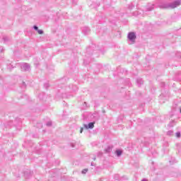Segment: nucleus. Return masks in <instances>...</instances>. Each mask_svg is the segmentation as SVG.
<instances>
[{
  "instance_id": "nucleus-1",
  "label": "nucleus",
  "mask_w": 181,
  "mask_h": 181,
  "mask_svg": "<svg viewBox=\"0 0 181 181\" xmlns=\"http://www.w3.org/2000/svg\"><path fill=\"white\" fill-rule=\"evenodd\" d=\"M128 37L129 40H135L136 39V35H135V33H129L128 35Z\"/></svg>"
},
{
  "instance_id": "nucleus-2",
  "label": "nucleus",
  "mask_w": 181,
  "mask_h": 181,
  "mask_svg": "<svg viewBox=\"0 0 181 181\" xmlns=\"http://www.w3.org/2000/svg\"><path fill=\"white\" fill-rule=\"evenodd\" d=\"M94 124L95 122H90L88 125L84 124L83 127L86 129H93V128H94Z\"/></svg>"
},
{
  "instance_id": "nucleus-3",
  "label": "nucleus",
  "mask_w": 181,
  "mask_h": 181,
  "mask_svg": "<svg viewBox=\"0 0 181 181\" xmlns=\"http://www.w3.org/2000/svg\"><path fill=\"white\" fill-rule=\"evenodd\" d=\"M116 153H117V156H121V155L122 154V151L120 150H117Z\"/></svg>"
},
{
  "instance_id": "nucleus-4",
  "label": "nucleus",
  "mask_w": 181,
  "mask_h": 181,
  "mask_svg": "<svg viewBox=\"0 0 181 181\" xmlns=\"http://www.w3.org/2000/svg\"><path fill=\"white\" fill-rule=\"evenodd\" d=\"M37 31L38 35H43V30H37Z\"/></svg>"
},
{
  "instance_id": "nucleus-5",
  "label": "nucleus",
  "mask_w": 181,
  "mask_h": 181,
  "mask_svg": "<svg viewBox=\"0 0 181 181\" xmlns=\"http://www.w3.org/2000/svg\"><path fill=\"white\" fill-rule=\"evenodd\" d=\"M175 6H179V5H180V1H175Z\"/></svg>"
},
{
  "instance_id": "nucleus-6",
  "label": "nucleus",
  "mask_w": 181,
  "mask_h": 181,
  "mask_svg": "<svg viewBox=\"0 0 181 181\" xmlns=\"http://www.w3.org/2000/svg\"><path fill=\"white\" fill-rule=\"evenodd\" d=\"M87 172H88V169H84L83 170L82 173L86 174Z\"/></svg>"
},
{
  "instance_id": "nucleus-7",
  "label": "nucleus",
  "mask_w": 181,
  "mask_h": 181,
  "mask_svg": "<svg viewBox=\"0 0 181 181\" xmlns=\"http://www.w3.org/2000/svg\"><path fill=\"white\" fill-rule=\"evenodd\" d=\"M177 138H180V134L179 132L176 133Z\"/></svg>"
},
{
  "instance_id": "nucleus-8",
  "label": "nucleus",
  "mask_w": 181,
  "mask_h": 181,
  "mask_svg": "<svg viewBox=\"0 0 181 181\" xmlns=\"http://www.w3.org/2000/svg\"><path fill=\"white\" fill-rule=\"evenodd\" d=\"M34 29H35V30H39V28H38L37 26H36V25L34 26Z\"/></svg>"
},
{
  "instance_id": "nucleus-9",
  "label": "nucleus",
  "mask_w": 181,
  "mask_h": 181,
  "mask_svg": "<svg viewBox=\"0 0 181 181\" xmlns=\"http://www.w3.org/2000/svg\"><path fill=\"white\" fill-rule=\"evenodd\" d=\"M83 127L82 128H81V131H80V132H81V134H83Z\"/></svg>"
}]
</instances>
